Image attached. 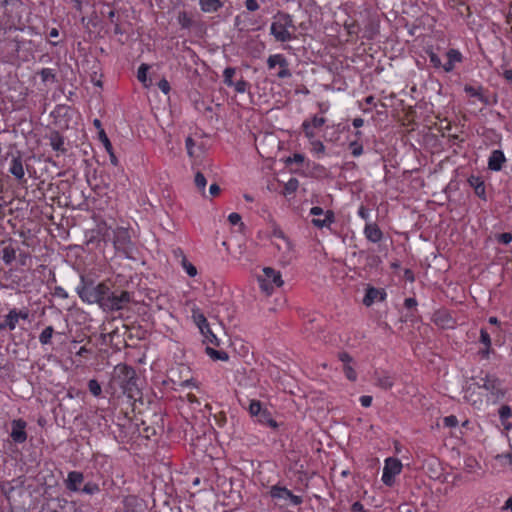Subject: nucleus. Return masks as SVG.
I'll use <instances>...</instances> for the list:
<instances>
[{
	"instance_id": "nucleus-1",
	"label": "nucleus",
	"mask_w": 512,
	"mask_h": 512,
	"mask_svg": "<svg viewBox=\"0 0 512 512\" xmlns=\"http://www.w3.org/2000/svg\"><path fill=\"white\" fill-rule=\"evenodd\" d=\"M110 287V281L95 283L92 278L81 275L80 284L77 286L76 292L83 302L98 304L100 308L104 309Z\"/></svg>"
},
{
	"instance_id": "nucleus-2",
	"label": "nucleus",
	"mask_w": 512,
	"mask_h": 512,
	"mask_svg": "<svg viewBox=\"0 0 512 512\" xmlns=\"http://www.w3.org/2000/svg\"><path fill=\"white\" fill-rule=\"evenodd\" d=\"M138 381L139 378L133 367L126 364H118L115 366L112 376L113 384L117 385L123 394L134 401L141 398Z\"/></svg>"
},
{
	"instance_id": "nucleus-3",
	"label": "nucleus",
	"mask_w": 512,
	"mask_h": 512,
	"mask_svg": "<svg viewBox=\"0 0 512 512\" xmlns=\"http://www.w3.org/2000/svg\"><path fill=\"white\" fill-rule=\"evenodd\" d=\"M289 28H295L292 17L287 13L278 12L271 24V34L277 41L287 42L293 38L292 33L288 30Z\"/></svg>"
},
{
	"instance_id": "nucleus-4",
	"label": "nucleus",
	"mask_w": 512,
	"mask_h": 512,
	"mask_svg": "<svg viewBox=\"0 0 512 512\" xmlns=\"http://www.w3.org/2000/svg\"><path fill=\"white\" fill-rule=\"evenodd\" d=\"M267 494L274 501L275 506L281 509L289 505L298 506L303 502L301 496L294 495L292 491L279 484L271 486Z\"/></svg>"
},
{
	"instance_id": "nucleus-5",
	"label": "nucleus",
	"mask_w": 512,
	"mask_h": 512,
	"mask_svg": "<svg viewBox=\"0 0 512 512\" xmlns=\"http://www.w3.org/2000/svg\"><path fill=\"white\" fill-rule=\"evenodd\" d=\"M132 301L131 293L125 290L113 291L111 288L103 311L114 312L124 309Z\"/></svg>"
},
{
	"instance_id": "nucleus-6",
	"label": "nucleus",
	"mask_w": 512,
	"mask_h": 512,
	"mask_svg": "<svg viewBox=\"0 0 512 512\" xmlns=\"http://www.w3.org/2000/svg\"><path fill=\"white\" fill-rule=\"evenodd\" d=\"M113 243L116 250L130 257L133 251V244L127 229L117 228L113 230Z\"/></svg>"
},
{
	"instance_id": "nucleus-7",
	"label": "nucleus",
	"mask_w": 512,
	"mask_h": 512,
	"mask_svg": "<svg viewBox=\"0 0 512 512\" xmlns=\"http://www.w3.org/2000/svg\"><path fill=\"white\" fill-rule=\"evenodd\" d=\"M267 66L269 70L279 66V71L276 73V76L279 79L290 78L292 76V73L289 69V62L282 54L270 55L267 59Z\"/></svg>"
},
{
	"instance_id": "nucleus-8",
	"label": "nucleus",
	"mask_w": 512,
	"mask_h": 512,
	"mask_svg": "<svg viewBox=\"0 0 512 512\" xmlns=\"http://www.w3.org/2000/svg\"><path fill=\"white\" fill-rule=\"evenodd\" d=\"M402 470V463L397 458H387L383 468L382 481L387 486L394 484V477Z\"/></svg>"
},
{
	"instance_id": "nucleus-9",
	"label": "nucleus",
	"mask_w": 512,
	"mask_h": 512,
	"mask_svg": "<svg viewBox=\"0 0 512 512\" xmlns=\"http://www.w3.org/2000/svg\"><path fill=\"white\" fill-rule=\"evenodd\" d=\"M483 384L480 387L485 388L487 391H490L491 394L496 398L500 399L504 397L505 391L502 388V382L496 378L495 376L487 375L482 379Z\"/></svg>"
},
{
	"instance_id": "nucleus-10",
	"label": "nucleus",
	"mask_w": 512,
	"mask_h": 512,
	"mask_svg": "<svg viewBox=\"0 0 512 512\" xmlns=\"http://www.w3.org/2000/svg\"><path fill=\"white\" fill-rule=\"evenodd\" d=\"M12 429L10 436L15 443H24L27 440V433L25 428L27 426L26 421L23 419H15L11 423Z\"/></svg>"
},
{
	"instance_id": "nucleus-11",
	"label": "nucleus",
	"mask_w": 512,
	"mask_h": 512,
	"mask_svg": "<svg viewBox=\"0 0 512 512\" xmlns=\"http://www.w3.org/2000/svg\"><path fill=\"white\" fill-rule=\"evenodd\" d=\"M386 299V292L384 289L368 286L366 294L363 298V304L367 307L371 306L376 301H384Z\"/></svg>"
},
{
	"instance_id": "nucleus-12",
	"label": "nucleus",
	"mask_w": 512,
	"mask_h": 512,
	"mask_svg": "<svg viewBox=\"0 0 512 512\" xmlns=\"http://www.w3.org/2000/svg\"><path fill=\"white\" fill-rule=\"evenodd\" d=\"M273 243L278 250L282 251L284 255H289L291 252V243L285 237L284 233L280 229H274L272 233Z\"/></svg>"
},
{
	"instance_id": "nucleus-13",
	"label": "nucleus",
	"mask_w": 512,
	"mask_h": 512,
	"mask_svg": "<svg viewBox=\"0 0 512 512\" xmlns=\"http://www.w3.org/2000/svg\"><path fill=\"white\" fill-rule=\"evenodd\" d=\"M84 481V475L79 471H71L68 473L67 479L65 480L66 488L70 491H79V486Z\"/></svg>"
},
{
	"instance_id": "nucleus-14",
	"label": "nucleus",
	"mask_w": 512,
	"mask_h": 512,
	"mask_svg": "<svg viewBox=\"0 0 512 512\" xmlns=\"http://www.w3.org/2000/svg\"><path fill=\"white\" fill-rule=\"evenodd\" d=\"M376 385L384 390H389L393 387L395 378L386 371L375 372L374 374Z\"/></svg>"
},
{
	"instance_id": "nucleus-15",
	"label": "nucleus",
	"mask_w": 512,
	"mask_h": 512,
	"mask_svg": "<svg viewBox=\"0 0 512 512\" xmlns=\"http://www.w3.org/2000/svg\"><path fill=\"white\" fill-rule=\"evenodd\" d=\"M365 237L372 243H378L383 237V233L375 223L366 224L364 228Z\"/></svg>"
},
{
	"instance_id": "nucleus-16",
	"label": "nucleus",
	"mask_w": 512,
	"mask_h": 512,
	"mask_svg": "<svg viewBox=\"0 0 512 512\" xmlns=\"http://www.w3.org/2000/svg\"><path fill=\"white\" fill-rule=\"evenodd\" d=\"M505 161L504 153L501 150H494L489 157L488 168L493 171H499L502 169Z\"/></svg>"
},
{
	"instance_id": "nucleus-17",
	"label": "nucleus",
	"mask_w": 512,
	"mask_h": 512,
	"mask_svg": "<svg viewBox=\"0 0 512 512\" xmlns=\"http://www.w3.org/2000/svg\"><path fill=\"white\" fill-rule=\"evenodd\" d=\"M469 185L474 189L475 194L483 200H486L484 181L478 176H470L468 178Z\"/></svg>"
},
{
	"instance_id": "nucleus-18",
	"label": "nucleus",
	"mask_w": 512,
	"mask_h": 512,
	"mask_svg": "<svg viewBox=\"0 0 512 512\" xmlns=\"http://www.w3.org/2000/svg\"><path fill=\"white\" fill-rule=\"evenodd\" d=\"M9 172L19 181L24 179L25 172L20 155L12 159Z\"/></svg>"
},
{
	"instance_id": "nucleus-19",
	"label": "nucleus",
	"mask_w": 512,
	"mask_h": 512,
	"mask_svg": "<svg viewBox=\"0 0 512 512\" xmlns=\"http://www.w3.org/2000/svg\"><path fill=\"white\" fill-rule=\"evenodd\" d=\"M49 141L53 150L61 153L66 152L64 137L58 131L51 132Z\"/></svg>"
},
{
	"instance_id": "nucleus-20",
	"label": "nucleus",
	"mask_w": 512,
	"mask_h": 512,
	"mask_svg": "<svg viewBox=\"0 0 512 512\" xmlns=\"http://www.w3.org/2000/svg\"><path fill=\"white\" fill-rule=\"evenodd\" d=\"M263 274H264V277L267 278L273 284H275L276 287H281L284 283L281 278L280 272L274 270L271 267L264 268Z\"/></svg>"
},
{
	"instance_id": "nucleus-21",
	"label": "nucleus",
	"mask_w": 512,
	"mask_h": 512,
	"mask_svg": "<svg viewBox=\"0 0 512 512\" xmlns=\"http://www.w3.org/2000/svg\"><path fill=\"white\" fill-rule=\"evenodd\" d=\"M258 421L262 424L268 425L272 429L278 428V423L272 417L271 412L268 409H264L258 416Z\"/></svg>"
},
{
	"instance_id": "nucleus-22",
	"label": "nucleus",
	"mask_w": 512,
	"mask_h": 512,
	"mask_svg": "<svg viewBox=\"0 0 512 512\" xmlns=\"http://www.w3.org/2000/svg\"><path fill=\"white\" fill-rule=\"evenodd\" d=\"M334 221V213L330 210L326 211L324 218H314L312 220L313 225L318 228H323L330 225Z\"/></svg>"
},
{
	"instance_id": "nucleus-23",
	"label": "nucleus",
	"mask_w": 512,
	"mask_h": 512,
	"mask_svg": "<svg viewBox=\"0 0 512 512\" xmlns=\"http://www.w3.org/2000/svg\"><path fill=\"white\" fill-rule=\"evenodd\" d=\"M200 6L204 12H216L222 7V2L220 0L200 1Z\"/></svg>"
},
{
	"instance_id": "nucleus-24",
	"label": "nucleus",
	"mask_w": 512,
	"mask_h": 512,
	"mask_svg": "<svg viewBox=\"0 0 512 512\" xmlns=\"http://www.w3.org/2000/svg\"><path fill=\"white\" fill-rule=\"evenodd\" d=\"M193 318H194V321H195L196 325L198 326L200 332H204L205 329H207V331H209V323H208L206 317L204 316V314L194 311Z\"/></svg>"
},
{
	"instance_id": "nucleus-25",
	"label": "nucleus",
	"mask_w": 512,
	"mask_h": 512,
	"mask_svg": "<svg viewBox=\"0 0 512 512\" xmlns=\"http://www.w3.org/2000/svg\"><path fill=\"white\" fill-rule=\"evenodd\" d=\"M179 252L181 254V264H182V267L185 269V271L187 272V274L190 277H195L197 275L196 267L187 260V258L184 255L182 250H179Z\"/></svg>"
},
{
	"instance_id": "nucleus-26",
	"label": "nucleus",
	"mask_w": 512,
	"mask_h": 512,
	"mask_svg": "<svg viewBox=\"0 0 512 512\" xmlns=\"http://www.w3.org/2000/svg\"><path fill=\"white\" fill-rule=\"evenodd\" d=\"M206 353L213 360L227 361L229 359V355L225 351L216 350V349L211 348V347H206Z\"/></svg>"
},
{
	"instance_id": "nucleus-27",
	"label": "nucleus",
	"mask_w": 512,
	"mask_h": 512,
	"mask_svg": "<svg viewBox=\"0 0 512 512\" xmlns=\"http://www.w3.org/2000/svg\"><path fill=\"white\" fill-rule=\"evenodd\" d=\"M481 87L475 88L471 85H466L464 88V91L469 94L472 97H477L482 103L488 104V100L483 94L481 93Z\"/></svg>"
},
{
	"instance_id": "nucleus-28",
	"label": "nucleus",
	"mask_w": 512,
	"mask_h": 512,
	"mask_svg": "<svg viewBox=\"0 0 512 512\" xmlns=\"http://www.w3.org/2000/svg\"><path fill=\"white\" fill-rule=\"evenodd\" d=\"M16 258V250L12 246H7L2 250V259L6 265H10Z\"/></svg>"
},
{
	"instance_id": "nucleus-29",
	"label": "nucleus",
	"mask_w": 512,
	"mask_h": 512,
	"mask_svg": "<svg viewBox=\"0 0 512 512\" xmlns=\"http://www.w3.org/2000/svg\"><path fill=\"white\" fill-rule=\"evenodd\" d=\"M4 320L6 321V325H8V329L10 331L16 328L18 323L16 309H11L7 315H5Z\"/></svg>"
},
{
	"instance_id": "nucleus-30",
	"label": "nucleus",
	"mask_w": 512,
	"mask_h": 512,
	"mask_svg": "<svg viewBox=\"0 0 512 512\" xmlns=\"http://www.w3.org/2000/svg\"><path fill=\"white\" fill-rule=\"evenodd\" d=\"M258 280L261 290L265 292L267 295L272 294V292L274 291L275 284H273L267 278H265L264 275L260 276Z\"/></svg>"
},
{
	"instance_id": "nucleus-31",
	"label": "nucleus",
	"mask_w": 512,
	"mask_h": 512,
	"mask_svg": "<svg viewBox=\"0 0 512 512\" xmlns=\"http://www.w3.org/2000/svg\"><path fill=\"white\" fill-rule=\"evenodd\" d=\"M480 341L486 346V350L481 351L483 356H487L489 354V348L491 346V339L489 333L485 329H481L480 331Z\"/></svg>"
},
{
	"instance_id": "nucleus-32",
	"label": "nucleus",
	"mask_w": 512,
	"mask_h": 512,
	"mask_svg": "<svg viewBox=\"0 0 512 512\" xmlns=\"http://www.w3.org/2000/svg\"><path fill=\"white\" fill-rule=\"evenodd\" d=\"M54 329L52 326L46 327L39 336V341L41 344L46 345L49 344L53 335Z\"/></svg>"
},
{
	"instance_id": "nucleus-33",
	"label": "nucleus",
	"mask_w": 512,
	"mask_h": 512,
	"mask_svg": "<svg viewBox=\"0 0 512 512\" xmlns=\"http://www.w3.org/2000/svg\"><path fill=\"white\" fill-rule=\"evenodd\" d=\"M235 73H236V69L234 67H227L224 70V72H223L224 83L227 86H233L234 85V82H233L232 78L235 75Z\"/></svg>"
},
{
	"instance_id": "nucleus-34",
	"label": "nucleus",
	"mask_w": 512,
	"mask_h": 512,
	"mask_svg": "<svg viewBox=\"0 0 512 512\" xmlns=\"http://www.w3.org/2000/svg\"><path fill=\"white\" fill-rule=\"evenodd\" d=\"M178 23L181 25L182 28H189L192 24V20L187 12L181 11L178 14Z\"/></svg>"
},
{
	"instance_id": "nucleus-35",
	"label": "nucleus",
	"mask_w": 512,
	"mask_h": 512,
	"mask_svg": "<svg viewBox=\"0 0 512 512\" xmlns=\"http://www.w3.org/2000/svg\"><path fill=\"white\" fill-rule=\"evenodd\" d=\"M39 75L43 82H48V81L54 82L56 80V75L54 74L53 70L49 69V68H43L39 72Z\"/></svg>"
},
{
	"instance_id": "nucleus-36",
	"label": "nucleus",
	"mask_w": 512,
	"mask_h": 512,
	"mask_svg": "<svg viewBox=\"0 0 512 512\" xmlns=\"http://www.w3.org/2000/svg\"><path fill=\"white\" fill-rule=\"evenodd\" d=\"M201 334L204 336L205 340L208 341L209 343H211L215 346H220V340L213 333V331L211 330L210 327H209V331H207V329H205V331L201 332Z\"/></svg>"
},
{
	"instance_id": "nucleus-37",
	"label": "nucleus",
	"mask_w": 512,
	"mask_h": 512,
	"mask_svg": "<svg viewBox=\"0 0 512 512\" xmlns=\"http://www.w3.org/2000/svg\"><path fill=\"white\" fill-rule=\"evenodd\" d=\"M263 410L264 409L262 408L260 401H257V400L251 401V403L249 405V412L252 416L258 417Z\"/></svg>"
},
{
	"instance_id": "nucleus-38",
	"label": "nucleus",
	"mask_w": 512,
	"mask_h": 512,
	"mask_svg": "<svg viewBox=\"0 0 512 512\" xmlns=\"http://www.w3.org/2000/svg\"><path fill=\"white\" fill-rule=\"evenodd\" d=\"M88 389L90 393L94 396H99L102 392L101 386L96 379H91L88 382Z\"/></svg>"
},
{
	"instance_id": "nucleus-39",
	"label": "nucleus",
	"mask_w": 512,
	"mask_h": 512,
	"mask_svg": "<svg viewBox=\"0 0 512 512\" xmlns=\"http://www.w3.org/2000/svg\"><path fill=\"white\" fill-rule=\"evenodd\" d=\"M149 69V66L147 64H142L139 68H138V72H137V78L138 80L143 83L145 86H147V71Z\"/></svg>"
},
{
	"instance_id": "nucleus-40",
	"label": "nucleus",
	"mask_w": 512,
	"mask_h": 512,
	"mask_svg": "<svg viewBox=\"0 0 512 512\" xmlns=\"http://www.w3.org/2000/svg\"><path fill=\"white\" fill-rule=\"evenodd\" d=\"M194 182H195L196 187L200 191L204 192L207 181H206L205 176L201 172L196 173Z\"/></svg>"
},
{
	"instance_id": "nucleus-41",
	"label": "nucleus",
	"mask_w": 512,
	"mask_h": 512,
	"mask_svg": "<svg viewBox=\"0 0 512 512\" xmlns=\"http://www.w3.org/2000/svg\"><path fill=\"white\" fill-rule=\"evenodd\" d=\"M98 136H99V140L103 143L106 151L107 152L112 151L113 150L112 144L103 129H100Z\"/></svg>"
},
{
	"instance_id": "nucleus-42",
	"label": "nucleus",
	"mask_w": 512,
	"mask_h": 512,
	"mask_svg": "<svg viewBox=\"0 0 512 512\" xmlns=\"http://www.w3.org/2000/svg\"><path fill=\"white\" fill-rule=\"evenodd\" d=\"M100 491L98 484L94 482H88L84 485L82 492L88 495H93Z\"/></svg>"
},
{
	"instance_id": "nucleus-43",
	"label": "nucleus",
	"mask_w": 512,
	"mask_h": 512,
	"mask_svg": "<svg viewBox=\"0 0 512 512\" xmlns=\"http://www.w3.org/2000/svg\"><path fill=\"white\" fill-rule=\"evenodd\" d=\"M349 148L351 150V154L354 157H358L363 153V146H362V144L358 143L357 141H352L349 144Z\"/></svg>"
},
{
	"instance_id": "nucleus-44",
	"label": "nucleus",
	"mask_w": 512,
	"mask_h": 512,
	"mask_svg": "<svg viewBox=\"0 0 512 512\" xmlns=\"http://www.w3.org/2000/svg\"><path fill=\"white\" fill-rule=\"evenodd\" d=\"M233 86L237 93H244V92H246L247 88L249 87V83L247 81H245L244 79H240L237 82H235Z\"/></svg>"
},
{
	"instance_id": "nucleus-45",
	"label": "nucleus",
	"mask_w": 512,
	"mask_h": 512,
	"mask_svg": "<svg viewBox=\"0 0 512 512\" xmlns=\"http://www.w3.org/2000/svg\"><path fill=\"white\" fill-rule=\"evenodd\" d=\"M344 373L346 375V377L350 380V381H355L357 379V373L356 371L354 370V368L352 366H350V364H346L344 365Z\"/></svg>"
},
{
	"instance_id": "nucleus-46",
	"label": "nucleus",
	"mask_w": 512,
	"mask_h": 512,
	"mask_svg": "<svg viewBox=\"0 0 512 512\" xmlns=\"http://www.w3.org/2000/svg\"><path fill=\"white\" fill-rule=\"evenodd\" d=\"M303 131L305 133V136L309 138L311 141L315 137V133L312 130L311 123L309 121H304L302 124Z\"/></svg>"
},
{
	"instance_id": "nucleus-47",
	"label": "nucleus",
	"mask_w": 512,
	"mask_h": 512,
	"mask_svg": "<svg viewBox=\"0 0 512 512\" xmlns=\"http://www.w3.org/2000/svg\"><path fill=\"white\" fill-rule=\"evenodd\" d=\"M427 53H428L429 60H430L431 64L435 68H440L442 66V62H441L440 58L438 57V55L435 52H433L432 50L428 51Z\"/></svg>"
},
{
	"instance_id": "nucleus-48",
	"label": "nucleus",
	"mask_w": 512,
	"mask_h": 512,
	"mask_svg": "<svg viewBox=\"0 0 512 512\" xmlns=\"http://www.w3.org/2000/svg\"><path fill=\"white\" fill-rule=\"evenodd\" d=\"M228 220L232 225H239L242 228L244 227V223L241 221V216L238 213H231L228 216Z\"/></svg>"
},
{
	"instance_id": "nucleus-49",
	"label": "nucleus",
	"mask_w": 512,
	"mask_h": 512,
	"mask_svg": "<svg viewBox=\"0 0 512 512\" xmlns=\"http://www.w3.org/2000/svg\"><path fill=\"white\" fill-rule=\"evenodd\" d=\"M447 58L452 61L453 63L455 62H460L461 61V54L459 51L455 50V49H450L448 52H447Z\"/></svg>"
},
{
	"instance_id": "nucleus-50",
	"label": "nucleus",
	"mask_w": 512,
	"mask_h": 512,
	"mask_svg": "<svg viewBox=\"0 0 512 512\" xmlns=\"http://www.w3.org/2000/svg\"><path fill=\"white\" fill-rule=\"evenodd\" d=\"M298 188V180L295 179V178H292L290 179L286 185H285V190L288 192V193H293L297 190Z\"/></svg>"
},
{
	"instance_id": "nucleus-51",
	"label": "nucleus",
	"mask_w": 512,
	"mask_h": 512,
	"mask_svg": "<svg viewBox=\"0 0 512 512\" xmlns=\"http://www.w3.org/2000/svg\"><path fill=\"white\" fill-rule=\"evenodd\" d=\"M309 122L311 123L312 128H320L325 124L326 119L324 117L314 116Z\"/></svg>"
},
{
	"instance_id": "nucleus-52",
	"label": "nucleus",
	"mask_w": 512,
	"mask_h": 512,
	"mask_svg": "<svg viewBox=\"0 0 512 512\" xmlns=\"http://www.w3.org/2000/svg\"><path fill=\"white\" fill-rule=\"evenodd\" d=\"M443 423L446 427H455L458 424L456 416L450 415L443 419Z\"/></svg>"
},
{
	"instance_id": "nucleus-53",
	"label": "nucleus",
	"mask_w": 512,
	"mask_h": 512,
	"mask_svg": "<svg viewBox=\"0 0 512 512\" xmlns=\"http://www.w3.org/2000/svg\"><path fill=\"white\" fill-rule=\"evenodd\" d=\"M311 145H312V148H313V151L316 152V153H324L325 151V146L323 145V143L319 140H312L311 141Z\"/></svg>"
},
{
	"instance_id": "nucleus-54",
	"label": "nucleus",
	"mask_w": 512,
	"mask_h": 512,
	"mask_svg": "<svg viewBox=\"0 0 512 512\" xmlns=\"http://www.w3.org/2000/svg\"><path fill=\"white\" fill-rule=\"evenodd\" d=\"M511 415V409L509 406L507 405H503L500 409H499V416L502 420H505L507 418H509Z\"/></svg>"
},
{
	"instance_id": "nucleus-55",
	"label": "nucleus",
	"mask_w": 512,
	"mask_h": 512,
	"mask_svg": "<svg viewBox=\"0 0 512 512\" xmlns=\"http://www.w3.org/2000/svg\"><path fill=\"white\" fill-rule=\"evenodd\" d=\"M304 159H305V157L303 154L295 153V154H293L292 157H289L286 162L287 163L295 162L297 164H301L304 162Z\"/></svg>"
},
{
	"instance_id": "nucleus-56",
	"label": "nucleus",
	"mask_w": 512,
	"mask_h": 512,
	"mask_svg": "<svg viewBox=\"0 0 512 512\" xmlns=\"http://www.w3.org/2000/svg\"><path fill=\"white\" fill-rule=\"evenodd\" d=\"M498 241L502 244H509L512 241L511 233H501L498 235Z\"/></svg>"
},
{
	"instance_id": "nucleus-57",
	"label": "nucleus",
	"mask_w": 512,
	"mask_h": 512,
	"mask_svg": "<svg viewBox=\"0 0 512 512\" xmlns=\"http://www.w3.org/2000/svg\"><path fill=\"white\" fill-rule=\"evenodd\" d=\"M338 358H339V360H340L341 362H343V363H344V365H346V364H348V365H349V364H350V362H352V360H353V358L350 356V354H349V353H347V352H345V351L340 352V353L338 354Z\"/></svg>"
},
{
	"instance_id": "nucleus-58",
	"label": "nucleus",
	"mask_w": 512,
	"mask_h": 512,
	"mask_svg": "<svg viewBox=\"0 0 512 512\" xmlns=\"http://www.w3.org/2000/svg\"><path fill=\"white\" fill-rule=\"evenodd\" d=\"M53 295L57 296V297H60L62 299H67L68 298V293L61 286H56L54 288Z\"/></svg>"
},
{
	"instance_id": "nucleus-59",
	"label": "nucleus",
	"mask_w": 512,
	"mask_h": 512,
	"mask_svg": "<svg viewBox=\"0 0 512 512\" xmlns=\"http://www.w3.org/2000/svg\"><path fill=\"white\" fill-rule=\"evenodd\" d=\"M185 145L187 149V153L190 157L193 156V147L195 146V141L191 137H187L185 140Z\"/></svg>"
},
{
	"instance_id": "nucleus-60",
	"label": "nucleus",
	"mask_w": 512,
	"mask_h": 512,
	"mask_svg": "<svg viewBox=\"0 0 512 512\" xmlns=\"http://www.w3.org/2000/svg\"><path fill=\"white\" fill-rule=\"evenodd\" d=\"M158 87L165 94H168L170 91V84L166 79L160 80L158 83Z\"/></svg>"
},
{
	"instance_id": "nucleus-61",
	"label": "nucleus",
	"mask_w": 512,
	"mask_h": 512,
	"mask_svg": "<svg viewBox=\"0 0 512 512\" xmlns=\"http://www.w3.org/2000/svg\"><path fill=\"white\" fill-rule=\"evenodd\" d=\"M245 6L249 11H256L259 8L258 2L256 0H246Z\"/></svg>"
},
{
	"instance_id": "nucleus-62",
	"label": "nucleus",
	"mask_w": 512,
	"mask_h": 512,
	"mask_svg": "<svg viewBox=\"0 0 512 512\" xmlns=\"http://www.w3.org/2000/svg\"><path fill=\"white\" fill-rule=\"evenodd\" d=\"M16 314H17V319H22V320H28L29 319V310L27 308L25 309H22V310H17L16 309Z\"/></svg>"
},
{
	"instance_id": "nucleus-63",
	"label": "nucleus",
	"mask_w": 512,
	"mask_h": 512,
	"mask_svg": "<svg viewBox=\"0 0 512 512\" xmlns=\"http://www.w3.org/2000/svg\"><path fill=\"white\" fill-rule=\"evenodd\" d=\"M399 512H416V510L410 504H402L398 507Z\"/></svg>"
},
{
	"instance_id": "nucleus-64",
	"label": "nucleus",
	"mask_w": 512,
	"mask_h": 512,
	"mask_svg": "<svg viewBox=\"0 0 512 512\" xmlns=\"http://www.w3.org/2000/svg\"><path fill=\"white\" fill-rule=\"evenodd\" d=\"M351 512H367V511L364 510V507L360 502H355L352 504Z\"/></svg>"
}]
</instances>
